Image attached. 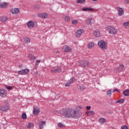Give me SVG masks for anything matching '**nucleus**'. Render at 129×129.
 <instances>
[{
	"label": "nucleus",
	"mask_w": 129,
	"mask_h": 129,
	"mask_svg": "<svg viewBox=\"0 0 129 129\" xmlns=\"http://www.w3.org/2000/svg\"><path fill=\"white\" fill-rule=\"evenodd\" d=\"M61 115L67 118H77L80 115L78 110H73L71 108H66L61 110Z\"/></svg>",
	"instance_id": "f257e3e1"
},
{
	"label": "nucleus",
	"mask_w": 129,
	"mask_h": 129,
	"mask_svg": "<svg viewBox=\"0 0 129 129\" xmlns=\"http://www.w3.org/2000/svg\"><path fill=\"white\" fill-rule=\"evenodd\" d=\"M107 31L110 35H112V36H115L118 32L117 29L112 26H107Z\"/></svg>",
	"instance_id": "f03ea898"
},
{
	"label": "nucleus",
	"mask_w": 129,
	"mask_h": 129,
	"mask_svg": "<svg viewBox=\"0 0 129 129\" xmlns=\"http://www.w3.org/2000/svg\"><path fill=\"white\" fill-rule=\"evenodd\" d=\"M98 46L101 50H106L108 47L107 42L103 40H99L98 42Z\"/></svg>",
	"instance_id": "7ed1b4c3"
},
{
	"label": "nucleus",
	"mask_w": 129,
	"mask_h": 129,
	"mask_svg": "<svg viewBox=\"0 0 129 129\" xmlns=\"http://www.w3.org/2000/svg\"><path fill=\"white\" fill-rule=\"evenodd\" d=\"M5 103L6 104L4 106L1 107V110L6 112L10 109V104H9V101L7 100L5 101Z\"/></svg>",
	"instance_id": "20e7f679"
},
{
	"label": "nucleus",
	"mask_w": 129,
	"mask_h": 129,
	"mask_svg": "<svg viewBox=\"0 0 129 129\" xmlns=\"http://www.w3.org/2000/svg\"><path fill=\"white\" fill-rule=\"evenodd\" d=\"M51 73H60L62 71L61 67H54L51 70Z\"/></svg>",
	"instance_id": "39448f33"
},
{
	"label": "nucleus",
	"mask_w": 129,
	"mask_h": 129,
	"mask_svg": "<svg viewBox=\"0 0 129 129\" xmlns=\"http://www.w3.org/2000/svg\"><path fill=\"white\" fill-rule=\"evenodd\" d=\"M29 72H30V70L25 69L18 71V74L20 75H26V74H28Z\"/></svg>",
	"instance_id": "423d86ee"
},
{
	"label": "nucleus",
	"mask_w": 129,
	"mask_h": 129,
	"mask_svg": "<svg viewBox=\"0 0 129 129\" xmlns=\"http://www.w3.org/2000/svg\"><path fill=\"white\" fill-rule=\"evenodd\" d=\"M83 33H84L83 29H79L76 33L75 36L77 38H80V37H81V35H82Z\"/></svg>",
	"instance_id": "0eeeda50"
},
{
	"label": "nucleus",
	"mask_w": 129,
	"mask_h": 129,
	"mask_svg": "<svg viewBox=\"0 0 129 129\" xmlns=\"http://www.w3.org/2000/svg\"><path fill=\"white\" fill-rule=\"evenodd\" d=\"M8 95L7 91L5 89H0V96L1 97H6Z\"/></svg>",
	"instance_id": "6e6552de"
},
{
	"label": "nucleus",
	"mask_w": 129,
	"mask_h": 129,
	"mask_svg": "<svg viewBox=\"0 0 129 129\" xmlns=\"http://www.w3.org/2000/svg\"><path fill=\"white\" fill-rule=\"evenodd\" d=\"M11 12L13 15H18L20 13V9L19 8H12L11 10Z\"/></svg>",
	"instance_id": "1a4fd4ad"
},
{
	"label": "nucleus",
	"mask_w": 129,
	"mask_h": 129,
	"mask_svg": "<svg viewBox=\"0 0 129 129\" xmlns=\"http://www.w3.org/2000/svg\"><path fill=\"white\" fill-rule=\"evenodd\" d=\"M27 25L28 28H29V29H33V28L35 27V22L33 21H29L27 23Z\"/></svg>",
	"instance_id": "9d476101"
},
{
	"label": "nucleus",
	"mask_w": 129,
	"mask_h": 129,
	"mask_svg": "<svg viewBox=\"0 0 129 129\" xmlns=\"http://www.w3.org/2000/svg\"><path fill=\"white\" fill-rule=\"evenodd\" d=\"M33 112L35 115H38L40 113V108L37 107L34 108Z\"/></svg>",
	"instance_id": "9b49d317"
},
{
	"label": "nucleus",
	"mask_w": 129,
	"mask_h": 129,
	"mask_svg": "<svg viewBox=\"0 0 129 129\" xmlns=\"http://www.w3.org/2000/svg\"><path fill=\"white\" fill-rule=\"evenodd\" d=\"M63 49H64V51H66L67 53H68V52H71V51H72V48H71L68 45H64L63 46Z\"/></svg>",
	"instance_id": "f8f14e48"
},
{
	"label": "nucleus",
	"mask_w": 129,
	"mask_h": 129,
	"mask_svg": "<svg viewBox=\"0 0 129 129\" xmlns=\"http://www.w3.org/2000/svg\"><path fill=\"white\" fill-rule=\"evenodd\" d=\"M117 10H118V16H122L123 14H124V12L122 9L120 8V7H117Z\"/></svg>",
	"instance_id": "ddd939ff"
},
{
	"label": "nucleus",
	"mask_w": 129,
	"mask_h": 129,
	"mask_svg": "<svg viewBox=\"0 0 129 129\" xmlns=\"http://www.w3.org/2000/svg\"><path fill=\"white\" fill-rule=\"evenodd\" d=\"M81 64L83 67H88V66H90V63L87 61H83L82 62Z\"/></svg>",
	"instance_id": "4468645a"
},
{
	"label": "nucleus",
	"mask_w": 129,
	"mask_h": 129,
	"mask_svg": "<svg viewBox=\"0 0 129 129\" xmlns=\"http://www.w3.org/2000/svg\"><path fill=\"white\" fill-rule=\"evenodd\" d=\"M82 11L83 12H93L94 9L91 8L86 7L83 8Z\"/></svg>",
	"instance_id": "2eb2a0df"
},
{
	"label": "nucleus",
	"mask_w": 129,
	"mask_h": 129,
	"mask_svg": "<svg viewBox=\"0 0 129 129\" xmlns=\"http://www.w3.org/2000/svg\"><path fill=\"white\" fill-rule=\"evenodd\" d=\"M9 4L7 2H4L0 3V8H2V9H6L8 7V5Z\"/></svg>",
	"instance_id": "dca6fc26"
},
{
	"label": "nucleus",
	"mask_w": 129,
	"mask_h": 129,
	"mask_svg": "<svg viewBox=\"0 0 129 129\" xmlns=\"http://www.w3.org/2000/svg\"><path fill=\"white\" fill-rule=\"evenodd\" d=\"M93 35L94 37H96V38L98 37H100V32H99V30H96L93 33Z\"/></svg>",
	"instance_id": "f3484780"
},
{
	"label": "nucleus",
	"mask_w": 129,
	"mask_h": 129,
	"mask_svg": "<svg viewBox=\"0 0 129 129\" xmlns=\"http://www.w3.org/2000/svg\"><path fill=\"white\" fill-rule=\"evenodd\" d=\"M94 46H95V43H94L93 42H90L88 44V48L89 49H91V48H93V47H94Z\"/></svg>",
	"instance_id": "a211bd4d"
},
{
	"label": "nucleus",
	"mask_w": 129,
	"mask_h": 129,
	"mask_svg": "<svg viewBox=\"0 0 129 129\" xmlns=\"http://www.w3.org/2000/svg\"><path fill=\"white\" fill-rule=\"evenodd\" d=\"M87 115H88L89 116H92V115H94V114L95 113L94 112V111H92V110H90L88 111L87 112Z\"/></svg>",
	"instance_id": "6ab92c4d"
},
{
	"label": "nucleus",
	"mask_w": 129,
	"mask_h": 129,
	"mask_svg": "<svg viewBox=\"0 0 129 129\" xmlns=\"http://www.w3.org/2000/svg\"><path fill=\"white\" fill-rule=\"evenodd\" d=\"M46 124V122L44 121H41L39 124V127L40 129H42L44 127V125Z\"/></svg>",
	"instance_id": "aec40b11"
},
{
	"label": "nucleus",
	"mask_w": 129,
	"mask_h": 129,
	"mask_svg": "<svg viewBox=\"0 0 129 129\" xmlns=\"http://www.w3.org/2000/svg\"><path fill=\"white\" fill-rule=\"evenodd\" d=\"M123 26L125 29H127L129 28V21L125 22L123 24Z\"/></svg>",
	"instance_id": "412c9836"
},
{
	"label": "nucleus",
	"mask_w": 129,
	"mask_h": 129,
	"mask_svg": "<svg viewBox=\"0 0 129 129\" xmlns=\"http://www.w3.org/2000/svg\"><path fill=\"white\" fill-rule=\"evenodd\" d=\"M8 20H9L8 17H7L6 16H3L1 18V21L2 22H3V23H5V22H7V21H8Z\"/></svg>",
	"instance_id": "4be33fe9"
},
{
	"label": "nucleus",
	"mask_w": 129,
	"mask_h": 129,
	"mask_svg": "<svg viewBox=\"0 0 129 129\" xmlns=\"http://www.w3.org/2000/svg\"><path fill=\"white\" fill-rule=\"evenodd\" d=\"M41 18H42V19H47V18H48V14L47 13H43L42 14L40 15Z\"/></svg>",
	"instance_id": "5701e85b"
},
{
	"label": "nucleus",
	"mask_w": 129,
	"mask_h": 129,
	"mask_svg": "<svg viewBox=\"0 0 129 129\" xmlns=\"http://www.w3.org/2000/svg\"><path fill=\"white\" fill-rule=\"evenodd\" d=\"M24 41H25V43H26V44H29V43H30V42H31V40H30V38H29L27 37H25L24 38Z\"/></svg>",
	"instance_id": "b1692460"
},
{
	"label": "nucleus",
	"mask_w": 129,
	"mask_h": 129,
	"mask_svg": "<svg viewBox=\"0 0 129 129\" xmlns=\"http://www.w3.org/2000/svg\"><path fill=\"white\" fill-rule=\"evenodd\" d=\"M63 19L66 22H69L70 21V17L69 16H65Z\"/></svg>",
	"instance_id": "393cba45"
},
{
	"label": "nucleus",
	"mask_w": 129,
	"mask_h": 129,
	"mask_svg": "<svg viewBox=\"0 0 129 129\" xmlns=\"http://www.w3.org/2000/svg\"><path fill=\"white\" fill-rule=\"evenodd\" d=\"M123 94L125 96H128V95H129V90H126L125 91H124L123 92Z\"/></svg>",
	"instance_id": "a878e982"
},
{
	"label": "nucleus",
	"mask_w": 129,
	"mask_h": 129,
	"mask_svg": "<svg viewBox=\"0 0 129 129\" xmlns=\"http://www.w3.org/2000/svg\"><path fill=\"white\" fill-rule=\"evenodd\" d=\"M105 121H106V120L104 118H101L99 119V122H100V123H104Z\"/></svg>",
	"instance_id": "bb28decb"
},
{
	"label": "nucleus",
	"mask_w": 129,
	"mask_h": 129,
	"mask_svg": "<svg viewBox=\"0 0 129 129\" xmlns=\"http://www.w3.org/2000/svg\"><path fill=\"white\" fill-rule=\"evenodd\" d=\"M116 103H123L124 102V99H121L117 100L116 102Z\"/></svg>",
	"instance_id": "cd10ccee"
},
{
	"label": "nucleus",
	"mask_w": 129,
	"mask_h": 129,
	"mask_svg": "<svg viewBox=\"0 0 129 129\" xmlns=\"http://www.w3.org/2000/svg\"><path fill=\"white\" fill-rule=\"evenodd\" d=\"M92 20H93L92 18L88 19L87 20V24L88 25H90V24H91V21H92Z\"/></svg>",
	"instance_id": "c85d7f7f"
},
{
	"label": "nucleus",
	"mask_w": 129,
	"mask_h": 129,
	"mask_svg": "<svg viewBox=\"0 0 129 129\" xmlns=\"http://www.w3.org/2000/svg\"><path fill=\"white\" fill-rule=\"evenodd\" d=\"M33 126H34V123H29L27 125L28 128H31V127H33Z\"/></svg>",
	"instance_id": "c756f323"
},
{
	"label": "nucleus",
	"mask_w": 129,
	"mask_h": 129,
	"mask_svg": "<svg viewBox=\"0 0 129 129\" xmlns=\"http://www.w3.org/2000/svg\"><path fill=\"white\" fill-rule=\"evenodd\" d=\"M77 3L78 4H84V3H85V0H78L77 1Z\"/></svg>",
	"instance_id": "7c9ffc66"
},
{
	"label": "nucleus",
	"mask_w": 129,
	"mask_h": 129,
	"mask_svg": "<svg viewBox=\"0 0 129 129\" xmlns=\"http://www.w3.org/2000/svg\"><path fill=\"white\" fill-rule=\"evenodd\" d=\"M57 126H58V127H64V125L63 124V123L59 122L57 124Z\"/></svg>",
	"instance_id": "2f4dec72"
},
{
	"label": "nucleus",
	"mask_w": 129,
	"mask_h": 129,
	"mask_svg": "<svg viewBox=\"0 0 129 129\" xmlns=\"http://www.w3.org/2000/svg\"><path fill=\"white\" fill-rule=\"evenodd\" d=\"M72 24H73V25H77V24H78V20H73L72 22Z\"/></svg>",
	"instance_id": "473e14b6"
},
{
	"label": "nucleus",
	"mask_w": 129,
	"mask_h": 129,
	"mask_svg": "<svg viewBox=\"0 0 129 129\" xmlns=\"http://www.w3.org/2000/svg\"><path fill=\"white\" fill-rule=\"evenodd\" d=\"M22 118H23V119H26V118H27V114L25 113H23L22 115Z\"/></svg>",
	"instance_id": "72a5a7b5"
},
{
	"label": "nucleus",
	"mask_w": 129,
	"mask_h": 129,
	"mask_svg": "<svg viewBox=\"0 0 129 129\" xmlns=\"http://www.w3.org/2000/svg\"><path fill=\"white\" fill-rule=\"evenodd\" d=\"M76 79H75V78H72L70 79V80L69 81L71 83V84L72 83H74V82L76 81Z\"/></svg>",
	"instance_id": "f704fd0d"
},
{
	"label": "nucleus",
	"mask_w": 129,
	"mask_h": 129,
	"mask_svg": "<svg viewBox=\"0 0 129 129\" xmlns=\"http://www.w3.org/2000/svg\"><path fill=\"white\" fill-rule=\"evenodd\" d=\"M107 95H108V96H111V90H109L107 91Z\"/></svg>",
	"instance_id": "c9c22d12"
},
{
	"label": "nucleus",
	"mask_w": 129,
	"mask_h": 129,
	"mask_svg": "<svg viewBox=\"0 0 129 129\" xmlns=\"http://www.w3.org/2000/svg\"><path fill=\"white\" fill-rule=\"evenodd\" d=\"M70 84H71V83L69 81L67 83H66V84H65L66 87L69 86L70 85Z\"/></svg>",
	"instance_id": "e433bc0d"
},
{
	"label": "nucleus",
	"mask_w": 129,
	"mask_h": 129,
	"mask_svg": "<svg viewBox=\"0 0 129 129\" xmlns=\"http://www.w3.org/2000/svg\"><path fill=\"white\" fill-rule=\"evenodd\" d=\"M6 88L7 89H8V90H11V89H12V87H11V86H6Z\"/></svg>",
	"instance_id": "4c0bfd02"
},
{
	"label": "nucleus",
	"mask_w": 129,
	"mask_h": 129,
	"mask_svg": "<svg viewBox=\"0 0 129 129\" xmlns=\"http://www.w3.org/2000/svg\"><path fill=\"white\" fill-rule=\"evenodd\" d=\"M120 92L119 89H114V90L113 91V92Z\"/></svg>",
	"instance_id": "58836bf2"
},
{
	"label": "nucleus",
	"mask_w": 129,
	"mask_h": 129,
	"mask_svg": "<svg viewBox=\"0 0 129 129\" xmlns=\"http://www.w3.org/2000/svg\"><path fill=\"white\" fill-rule=\"evenodd\" d=\"M121 129H128L127 128V126H126V125H123L121 126Z\"/></svg>",
	"instance_id": "ea45409f"
},
{
	"label": "nucleus",
	"mask_w": 129,
	"mask_h": 129,
	"mask_svg": "<svg viewBox=\"0 0 129 129\" xmlns=\"http://www.w3.org/2000/svg\"><path fill=\"white\" fill-rule=\"evenodd\" d=\"M86 109H87L88 110H90V108H91V106H87L86 107Z\"/></svg>",
	"instance_id": "a19ab883"
},
{
	"label": "nucleus",
	"mask_w": 129,
	"mask_h": 129,
	"mask_svg": "<svg viewBox=\"0 0 129 129\" xmlns=\"http://www.w3.org/2000/svg\"><path fill=\"white\" fill-rule=\"evenodd\" d=\"M84 89H85V87L84 86L80 87L81 90H84Z\"/></svg>",
	"instance_id": "79ce46f5"
},
{
	"label": "nucleus",
	"mask_w": 129,
	"mask_h": 129,
	"mask_svg": "<svg viewBox=\"0 0 129 129\" xmlns=\"http://www.w3.org/2000/svg\"><path fill=\"white\" fill-rule=\"evenodd\" d=\"M120 67H121V68H123L124 67V66L122 63L120 64Z\"/></svg>",
	"instance_id": "37998d69"
},
{
	"label": "nucleus",
	"mask_w": 129,
	"mask_h": 129,
	"mask_svg": "<svg viewBox=\"0 0 129 129\" xmlns=\"http://www.w3.org/2000/svg\"><path fill=\"white\" fill-rule=\"evenodd\" d=\"M36 62H37V63H40V62H41V60H40V59H37V60H36Z\"/></svg>",
	"instance_id": "c03bdc74"
},
{
	"label": "nucleus",
	"mask_w": 129,
	"mask_h": 129,
	"mask_svg": "<svg viewBox=\"0 0 129 129\" xmlns=\"http://www.w3.org/2000/svg\"><path fill=\"white\" fill-rule=\"evenodd\" d=\"M29 57H32V58H35V56H34V55L30 54L29 55Z\"/></svg>",
	"instance_id": "a18cd8bd"
},
{
	"label": "nucleus",
	"mask_w": 129,
	"mask_h": 129,
	"mask_svg": "<svg viewBox=\"0 0 129 129\" xmlns=\"http://www.w3.org/2000/svg\"><path fill=\"white\" fill-rule=\"evenodd\" d=\"M53 113H55V114H57V113H58V111H54L53 112Z\"/></svg>",
	"instance_id": "49530a36"
},
{
	"label": "nucleus",
	"mask_w": 129,
	"mask_h": 129,
	"mask_svg": "<svg viewBox=\"0 0 129 129\" xmlns=\"http://www.w3.org/2000/svg\"><path fill=\"white\" fill-rule=\"evenodd\" d=\"M126 3H127V4L129 3V0H126Z\"/></svg>",
	"instance_id": "de8ad7c7"
},
{
	"label": "nucleus",
	"mask_w": 129,
	"mask_h": 129,
	"mask_svg": "<svg viewBox=\"0 0 129 129\" xmlns=\"http://www.w3.org/2000/svg\"><path fill=\"white\" fill-rule=\"evenodd\" d=\"M93 1V2H96V1H97V0H92Z\"/></svg>",
	"instance_id": "09e8293b"
},
{
	"label": "nucleus",
	"mask_w": 129,
	"mask_h": 129,
	"mask_svg": "<svg viewBox=\"0 0 129 129\" xmlns=\"http://www.w3.org/2000/svg\"><path fill=\"white\" fill-rule=\"evenodd\" d=\"M1 58H2V56H1V54H0V59H1Z\"/></svg>",
	"instance_id": "8fccbe9b"
}]
</instances>
